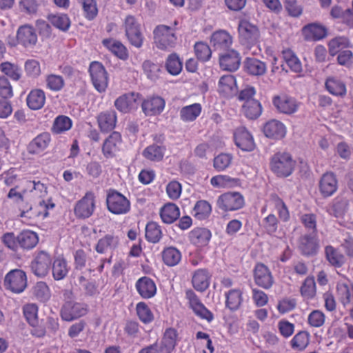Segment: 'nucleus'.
I'll return each mask as SVG.
<instances>
[{
	"instance_id": "nucleus-1",
	"label": "nucleus",
	"mask_w": 353,
	"mask_h": 353,
	"mask_svg": "<svg viewBox=\"0 0 353 353\" xmlns=\"http://www.w3.org/2000/svg\"><path fill=\"white\" fill-rule=\"evenodd\" d=\"M179 21L175 19L172 26L165 24L157 25L153 30L154 43L161 50H170L175 48L177 43Z\"/></svg>"
},
{
	"instance_id": "nucleus-2",
	"label": "nucleus",
	"mask_w": 353,
	"mask_h": 353,
	"mask_svg": "<svg viewBox=\"0 0 353 353\" xmlns=\"http://www.w3.org/2000/svg\"><path fill=\"white\" fill-rule=\"evenodd\" d=\"M296 165V160L290 152L285 151L276 152L270 159V169L279 178L290 176L294 172Z\"/></svg>"
},
{
	"instance_id": "nucleus-3",
	"label": "nucleus",
	"mask_w": 353,
	"mask_h": 353,
	"mask_svg": "<svg viewBox=\"0 0 353 353\" xmlns=\"http://www.w3.org/2000/svg\"><path fill=\"white\" fill-rule=\"evenodd\" d=\"M105 205L107 210L114 215H123L131 210L130 201L115 189L110 188L106 192Z\"/></svg>"
},
{
	"instance_id": "nucleus-4",
	"label": "nucleus",
	"mask_w": 353,
	"mask_h": 353,
	"mask_svg": "<svg viewBox=\"0 0 353 353\" xmlns=\"http://www.w3.org/2000/svg\"><path fill=\"white\" fill-rule=\"evenodd\" d=\"M336 294L342 306L353 320V283L346 277L336 282Z\"/></svg>"
},
{
	"instance_id": "nucleus-5",
	"label": "nucleus",
	"mask_w": 353,
	"mask_h": 353,
	"mask_svg": "<svg viewBox=\"0 0 353 353\" xmlns=\"http://www.w3.org/2000/svg\"><path fill=\"white\" fill-rule=\"evenodd\" d=\"M245 205L243 195L236 191H229L219 196L217 207L223 212H233L242 209Z\"/></svg>"
},
{
	"instance_id": "nucleus-6",
	"label": "nucleus",
	"mask_w": 353,
	"mask_h": 353,
	"mask_svg": "<svg viewBox=\"0 0 353 353\" xmlns=\"http://www.w3.org/2000/svg\"><path fill=\"white\" fill-rule=\"evenodd\" d=\"M239 41L248 48H251L260 37L258 27L246 19H241L238 25Z\"/></svg>"
},
{
	"instance_id": "nucleus-7",
	"label": "nucleus",
	"mask_w": 353,
	"mask_h": 353,
	"mask_svg": "<svg viewBox=\"0 0 353 353\" xmlns=\"http://www.w3.org/2000/svg\"><path fill=\"white\" fill-rule=\"evenodd\" d=\"M123 26L130 43L135 48H140L143 46L144 36L137 19L133 15L128 14L124 19Z\"/></svg>"
},
{
	"instance_id": "nucleus-8",
	"label": "nucleus",
	"mask_w": 353,
	"mask_h": 353,
	"mask_svg": "<svg viewBox=\"0 0 353 353\" xmlns=\"http://www.w3.org/2000/svg\"><path fill=\"white\" fill-rule=\"evenodd\" d=\"M88 72L94 89L99 93L105 92L109 83V76L103 65L99 61H92Z\"/></svg>"
},
{
	"instance_id": "nucleus-9",
	"label": "nucleus",
	"mask_w": 353,
	"mask_h": 353,
	"mask_svg": "<svg viewBox=\"0 0 353 353\" xmlns=\"http://www.w3.org/2000/svg\"><path fill=\"white\" fill-rule=\"evenodd\" d=\"M27 275L23 270H11L4 277L3 285L5 288L14 294L23 292L27 288Z\"/></svg>"
},
{
	"instance_id": "nucleus-10",
	"label": "nucleus",
	"mask_w": 353,
	"mask_h": 353,
	"mask_svg": "<svg viewBox=\"0 0 353 353\" xmlns=\"http://www.w3.org/2000/svg\"><path fill=\"white\" fill-rule=\"evenodd\" d=\"M22 312L26 322L32 327V335L39 338L44 336L46 331L44 326L39 323L38 305L36 303H26L23 306Z\"/></svg>"
},
{
	"instance_id": "nucleus-11",
	"label": "nucleus",
	"mask_w": 353,
	"mask_h": 353,
	"mask_svg": "<svg viewBox=\"0 0 353 353\" xmlns=\"http://www.w3.org/2000/svg\"><path fill=\"white\" fill-rule=\"evenodd\" d=\"M36 29L31 25L25 24L19 27L17 31L16 39L9 41L10 46L21 45L26 48H33L37 42Z\"/></svg>"
},
{
	"instance_id": "nucleus-12",
	"label": "nucleus",
	"mask_w": 353,
	"mask_h": 353,
	"mask_svg": "<svg viewBox=\"0 0 353 353\" xmlns=\"http://www.w3.org/2000/svg\"><path fill=\"white\" fill-rule=\"evenodd\" d=\"M96 209V196L92 191H88L74 205V213L79 219L90 217Z\"/></svg>"
},
{
	"instance_id": "nucleus-13",
	"label": "nucleus",
	"mask_w": 353,
	"mask_h": 353,
	"mask_svg": "<svg viewBox=\"0 0 353 353\" xmlns=\"http://www.w3.org/2000/svg\"><path fill=\"white\" fill-rule=\"evenodd\" d=\"M88 313L87 305L74 301H65L61 307L60 315L65 321H72Z\"/></svg>"
},
{
	"instance_id": "nucleus-14",
	"label": "nucleus",
	"mask_w": 353,
	"mask_h": 353,
	"mask_svg": "<svg viewBox=\"0 0 353 353\" xmlns=\"http://www.w3.org/2000/svg\"><path fill=\"white\" fill-rule=\"evenodd\" d=\"M255 284L264 290H270L274 284V279L269 268L264 263H256L253 269Z\"/></svg>"
},
{
	"instance_id": "nucleus-15",
	"label": "nucleus",
	"mask_w": 353,
	"mask_h": 353,
	"mask_svg": "<svg viewBox=\"0 0 353 353\" xmlns=\"http://www.w3.org/2000/svg\"><path fill=\"white\" fill-rule=\"evenodd\" d=\"M54 207L51 199H41L37 201L28 210L21 212L22 218L43 220L49 214V210Z\"/></svg>"
},
{
	"instance_id": "nucleus-16",
	"label": "nucleus",
	"mask_w": 353,
	"mask_h": 353,
	"mask_svg": "<svg viewBox=\"0 0 353 353\" xmlns=\"http://www.w3.org/2000/svg\"><path fill=\"white\" fill-rule=\"evenodd\" d=\"M141 107L145 116L157 117L163 112L165 107V101L163 97L154 94L143 99Z\"/></svg>"
},
{
	"instance_id": "nucleus-17",
	"label": "nucleus",
	"mask_w": 353,
	"mask_h": 353,
	"mask_svg": "<svg viewBox=\"0 0 353 353\" xmlns=\"http://www.w3.org/2000/svg\"><path fill=\"white\" fill-rule=\"evenodd\" d=\"M185 298L188 301L190 307L194 314L208 322H211L214 319L213 314L201 303L199 296L191 289L185 291Z\"/></svg>"
},
{
	"instance_id": "nucleus-18",
	"label": "nucleus",
	"mask_w": 353,
	"mask_h": 353,
	"mask_svg": "<svg viewBox=\"0 0 353 353\" xmlns=\"http://www.w3.org/2000/svg\"><path fill=\"white\" fill-rule=\"evenodd\" d=\"M141 94L138 92L125 93L119 97L114 103L117 110L121 113H129L137 108Z\"/></svg>"
},
{
	"instance_id": "nucleus-19",
	"label": "nucleus",
	"mask_w": 353,
	"mask_h": 353,
	"mask_svg": "<svg viewBox=\"0 0 353 353\" xmlns=\"http://www.w3.org/2000/svg\"><path fill=\"white\" fill-rule=\"evenodd\" d=\"M272 103L279 112L289 115L297 112L299 108V103L294 98L287 95L273 97Z\"/></svg>"
},
{
	"instance_id": "nucleus-20",
	"label": "nucleus",
	"mask_w": 353,
	"mask_h": 353,
	"mask_svg": "<svg viewBox=\"0 0 353 353\" xmlns=\"http://www.w3.org/2000/svg\"><path fill=\"white\" fill-rule=\"evenodd\" d=\"M319 190L323 198H327L335 194L338 190V179L332 172H325L319 181Z\"/></svg>"
},
{
	"instance_id": "nucleus-21",
	"label": "nucleus",
	"mask_w": 353,
	"mask_h": 353,
	"mask_svg": "<svg viewBox=\"0 0 353 353\" xmlns=\"http://www.w3.org/2000/svg\"><path fill=\"white\" fill-rule=\"evenodd\" d=\"M233 137L236 145L241 150L250 152L254 149V138L246 128L241 126L236 128Z\"/></svg>"
},
{
	"instance_id": "nucleus-22",
	"label": "nucleus",
	"mask_w": 353,
	"mask_h": 353,
	"mask_svg": "<svg viewBox=\"0 0 353 353\" xmlns=\"http://www.w3.org/2000/svg\"><path fill=\"white\" fill-rule=\"evenodd\" d=\"M153 140L157 142L161 141V145L152 143L147 146L143 150L142 154L144 158L150 161L159 162L163 160L166 151V147L163 143L164 137L162 135H155Z\"/></svg>"
},
{
	"instance_id": "nucleus-23",
	"label": "nucleus",
	"mask_w": 353,
	"mask_h": 353,
	"mask_svg": "<svg viewBox=\"0 0 353 353\" xmlns=\"http://www.w3.org/2000/svg\"><path fill=\"white\" fill-rule=\"evenodd\" d=\"M52 141L51 134L43 132L37 135L28 145V152L33 155H40L48 148Z\"/></svg>"
},
{
	"instance_id": "nucleus-24",
	"label": "nucleus",
	"mask_w": 353,
	"mask_h": 353,
	"mask_svg": "<svg viewBox=\"0 0 353 353\" xmlns=\"http://www.w3.org/2000/svg\"><path fill=\"white\" fill-rule=\"evenodd\" d=\"M51 263L50 255L45 251H40L32 262L31 269L36 276L43 277L48 273Z\"/></svg>"
},
{
	"instance_id": "nucleus-25",
	"label": "nucleus",
	"mask_w": 353,
	"mask_h": 353,
	"mask_svg": "<svg viewBox=\"0 0 353 353\" xmlns=\"http://www.w3.org/2000/svg\"><path fill=\"white\" fill-rule=\"evenodd\" d=\"M122 143V136L120 132L113 131L104 140L101 151L102 154L106 159H111L116 156L117 152L119 150V147Z\"/></svg>"
},
{
	"instance_id": "nucleus-26",
	"label": "nucleus",
	"mask_w": 353,
	"mask_h": 353,
	"mask_svg": "<svg viewBox=\"0 0 353 353\" xmlns=\"http://www.w3.org/2000/svg\"><path fill=\"white\" fill-rule=\"evenodd\" d=\"M179 341L178 330L172 327H168L163 333L159 349L163 353H172Z\"/></svg>"
},
{
	"instance_id": "nucleus-27",
	"label": "nucleus",
	"mask_w": 353,
	"mask_h": 353,
	"mask_svg": "<svg viewBox=\"0 0 353 353\" xmlns=\"http://www.w3.org/2000/svg\"><path fill=\"white\" fill-rule=\"evenodd\" d=\"M212 274L207 268H199L192 274L191 283L194 289L199 292H205L210 286Z\"/></svg>"
},
{
	"instance_id": "nucleus-28",
	"label": "nucleus",
	"mask_w": 353,
	"mask_h": 353,
	"mask_svg": "<svg viewBox=\"0 0 353 353\" xmlns=\"http://www.w3.org/2000/svg\"><path fill=\"white\" fill-rule=\"evenodd\" d=\"M263 132L266 137L277 141L285 137L287 128L281 121L271 119L264 124Z\"/></svg>"
},
{
	"instance_id": "nucleus-29",
	"label": "nucleus",
	"mask_w": 353,
	"mask_h": 353,
	"mask_svg": "<svg viewBox=\"0 0 353 353\" xmlns=\"http://www.w3.org/2000/svg\"><path fill=\"white\" fill-rule=\"evenodd\" d=\"M299 249L306 256H314L319 249L316 234H304L299 239Z\"/></svg>"
},
{
	"instance_id": "nucleus-30",
	"label": "nucleus",
	"mask_w": 353,
	"mask_h": 353,
	"mask_svg": "<svg viewBox=\"0 0 353 353\" xmlns=\"http://www.w3.org/2000/svg\"><path fill=\"white\" fill-rule=\"evenodd\" d=\"M135 288L139 296L144 299L154 297L157 291L154 281L146 276L139 278L136 281Z\"/></svg>"
},
{
	"instance_id": "nucleus-31",
	"label": "nucleus",
	"mask_w": 353,
	"mask_h": 353,
	"mask_svg": "<svg viewBox=\"0 0 353 353\" xmlns=\"http://www.w3.org/2000/svg\"><path fill=\"white\" fill-rule=\"evenodd\" d=\"M97 121L101 132L108 133L115 128L117 123V115L113 110L103 111L98 114Z\"/></svg>"
},
{
	"instance_id": "nucleus-32",
	"label": "nucleus",
	"mask_w": 353,
	"mask_h": 353,
	"mask_svg": "<svg viewBox=\"0 0 353 353\" xmlns=\"http://www.w3.org/2000/svg\"><path fill=\"white\" fill-rule=\"evenodd\" d=\"M23 192H29L31 198L34 200L39 201L48 199L47 187L39 181L24 180Z\"/></svg>"
},
{
	"instance_id": "nucleus-33",
	"label": "nucleus",
	"mask_w": 353,
	"mask_h": 353,
	"mask_svg": "<svg viewBox=\"0 0 353 353\" xmlns=\"http://www.w3.org/2000/svg\"><path fill=\"white\" fill-rule=\"evenodd\" d=\"M211 237L210 230L205 228H195L188 234L190 242L198 248L208 245Z\"/></svg>"
},
{
	"instance_id": "nucleus-34",
	"label": "nucleus",
	"mask_w": 353,
	"mask_h": 353,
	"mask_svg": "<svg viewBox=\"0 0 353 353\" xmlns=\"http://www.w3.org/2000/svg\"><path fill=\"white\" fill-rule=\"evenodd\" d=\"M219 63L221 69L228 71H236L241 63V57L236 50H228L219 57Z\"/></svg>"
},
{
	"instance_id": "nucleus-35",
	"label": "nucleus",
	"mask_w": 353,
	"mask_h": 353,
	"mask_svg": "<svg viewBox=\"0 0 353 353\" xmlns=\"http://www.w3.org/2000/svg\"><path fill=\"white\" fill-rule=\"evenodd\" d=\"M225 307L230 311L234 312L238 310L243 303V292L239 288L230 289L225 292Z\"/></svg>"
},
{
	"instance_id": "nucleus-36",
	"label": "nucleus",
	"mask_w": 353,
	"mask_h": 353,
	"mask_svg": "<svg viewBox=\"0 0 353 353\" xmlns=\"http://www.w3.org/2000/svg\"><path fill=\"white\" fill-rule=\"evenodd\" d=\"M210 42L217 50H228L232 44V37L226 30H219L213 32Z\"/></svg>"
},
{
	"instance_id": "nucleus-37",
	"label": "nucleus",
	"mask_w": 353,
	"mask_h": 353,
	"mask_svg": "<svg viewBox=\"0 0 353 353\" xmlns=\"http://www.w3.org/2000/svg\"><path fill=\"white\" fill-rule=\"evenodd\" d=\"M159 215L161 221L166 224H172L180 216V209L174 203H165L159 210Z\"/></svg>"
},
{
	"instance_id": "nucleus-38",
	"label": "nucleus",
	"mask_w": 353,
	"mask_h": 353,
	"mask_svg": "<svg viewBox=\"0 0 353 353\" xmlns=\"http://www.w3.org/2000/svg\"><path fill=\"white\" fill-rule=\"evenodd\" d=\"M324 255L329 264L336 268H341L345 263V255L332 245L325 246Z\"/></svg>"
},
{
	"instance_id": "nucleus-39",
	"label": "nucleus",
	"mask_w": 353,
	"mask_h": 353,
	"mask_svg": "<svg viewBox=\"0 0 353 353\" xmlns=\"http://www.w3.org/2000/svg\"><path fill=\"white\" fill-rule=\"evenodd\" d=\"M302 33L307 41H319L327 34L326 28L318 23H310L302 28Z\"/></svg>"
},
{
	"instance_id": "nucleus-40",
	"label": "nucleus",
	"mask_w": 353,
	"mask_h": 353,
	"mask_svg": "<svg viewBox=\"0 0 353 353\" xmlns=\"http://www.w3.org/2000/svg\"><path fill=\"white\" fill-rule=\"evenodd\" d=\"M243 67L245 72L252 76H263L267 71L266 63L254 57L246 58Z\"/></svg>"
},
{
	"instance_id": "nucleus-41",
	"label": "nucleus",
	"mask_w": 353,
	"mask_h": 353,
	"mask_svg": "<svg viewBox=\"0 0 353 353\" xmlns=\"http://www.w3.org/2000/svg\"><path fill=\"white\" fill-rule=\"evenodd\" d=\"M39 243L37 232L30 230H23L18 234L19 247L24 250L33 249Z\"/></svg>"
},
{
	"instance_id": "nucleus-42",
	"label": "nucleus",
	"mask_w": 353,
	"mask_h": 353,
	"mask_svg": "<svg viewBox=\"0 0 353 353\" xmlns=\"http://www.w3.org/2000/svg\"><path fill=\"white\" fill-rule=\"evenodd\" d=\"M212 211L211 204L206 200L200 199L195 203L190 213L196 220L205 221L210 217Z\"/></svg>"
},
{
	"instance_id": "nucleus-43",
	"label": "nucleus",
	"mask_w": 353,
	"mask_h": 353,
	"mask_svg": "<svg viewBox=\"0 0 353 353\" xmlns=\"http://www.w3.org/2000/svg\"><path fill=\"white\" fill-rule=\"evenodd\" d=\"M163 263L168 267L177 265L181 261V252L174 246H167L161 252Z\"/></svg>"
},
{
	"instance_id": "nucleus-44",
	"label": "nucleus",
	"mask_w": 353,
	"mask_h": 353,
	"mask_svg": "<svg viewBox=\"0 0 353 353\" xmlns=\"http://www.w3.org/2000/svg\"><path fill=\"white\" fill-rule=\"evenodd\" d=\"M26 103L28 108L32 110L41 109L46 103V94L41 89H33L27 96Z\"/></svg>"
},
{
	"instance_id": "nucleus-45",
	"label": "nucleus",
	"mask_w": 353,
	"mask_h": 353,
	"mask_svg": "<svg viewBox=\"0 0 353 353\" xmlns=\"http://www.w3.org/2000/svg\"><path fill=\"white\" fill-rule=\"evenodd\" d=\"M236 89L235 77L232 74L222 76L218 83V91L225 97L232 96Z\"/></svg>"
},
{
	"instance_id": "nucleus-46",
	"label": "nucleus",
	"mask_w": 353,
	"mask_h": 353,
	"mask_svg": "<svg viewBox=\"0 0 353 353\" xmlns=\"http://www.w3.org/2000/svg\"><path fill=\"white\" fill-rule=\"evenodd\" d=\"M119 244V238L113 234H105L101 238L97 243L94 249L99 254H104L108 250L116 249Z\"/></svg>"
},
{
	"instance_id": "nucleus-47",
	"label": "nucleus",
	"mask_w": 353,
	"mask_h": 353,
	"mask_svg": "<svg viewBox=\"0 0 353 353\" xmlns=\"http://www.w3.org/2000/svg\"><path fill=\"white\" fill-rule=\"evenodd\" d=\"M102 43L113 54L122 60H126L128 58V52L127 48L119 41L113 39H105Z\"/></svg>"
},
{
	"instance_id": "nucleus-48",
	"label": "nucleus",
	"mask_w": 353,
	"mask_h": 353,
	"mask_svg": "<svg viewBox=\"0 0 353 353\" xmlns=\"http://www.w3.org/2000/svg\"><path fill=\"white\" fill-rule=\"evenodd\" d=\"M211 185L217 188H232L241 185V180L226 174H219L210 179Z\"/></svg>"
},
{
	"instance_id": "nucleus-49",
	"label": "nucleus",
	"mask_w": 353,
	"mask_h": 353,
	"mask_svg": "<svg viewBox=\"0 0 353 353\" xmlns=\"http://www.w3.org/2000/svg\"><path fill=\"white\" fill-rule=\"evenodd\" d=\"M202 111V106L199 103H194L191 105L183 107L179 112L180 119L183 122L194 121Z\"/></svg>"
},
{
	"instance_id": "nucleus-50",
	"label": "nucleus",
	"mask_w": 353,
	"mask_h": 353,
	"mask_svg": "<svg viewBox=\"0 0 353 353\" xmlns=\"http://www.w3.org/2000/svg\"><path fill=\"white\" fill-rule=\"evenodd\" d=\"M300 294L304 301H311L316 295V285L314 276H307L300 287Z\"/></svg>"
},
{
	"instance_id": "nucleus-51",
	"label": "nucleus",
	"mask_w": 353,
	"mask_h": 353,
	"mask_svg": "<svg viewBox=\"0 0 353 353\" xmlns=\"http://www.w3.org/2000/svg\"><path fill=\"white\" fill-rule=\"evenodd\" d=\"M145 237L149 243H159L163 237L161 226L154 221L148 222L145 228Z\"/></svg>"
},
{
	"instance_id": "nucleus-52",
	"label": "nucleus",
	"mask_w": 353,
	"mask_h": 353,
	"mask_svg": "<svg viewBox=\"0 0 353 353\" xmlns=\"http://www.w3.org/2000/svg\"><path fill=\"white\" fill-rule=\"evenodd\" d=\"M282 57L290 70L299 73L302 71V64L294 51L290 48L282 50Z\"/></svg>"
},
{
	"instance_id": "nucleus-53",
	"label": "nucleus",
	"mask_w": 353,
	"mask_h": 353,
	"mask_svg": "<svg viewBox=\"0 0 353 353\" xmlns=\"http://www.w3.org/2000/svg\"><path fill=\"white\" fill-rule=\"evenodd\" d=\"M242 112L249 119H256L262 113V106L258 100H249L242 105Z\"/></svg>"
},
{
	"instance_id": "nucleus-54",
	"label": "nucleus",
	"mask_w": 353,
	"mask_h": 353,
	"mask_svg": "<svg viewBox=\"0 0 353 353\" xmlns=\"http://www.w3.org/2000/svg\"><path fill=\"white\" fill-rule=\"evenodd\" d=\"M270 201L276 210L279 219L283 222L288 221L290 218V212L283 200L276 194H272Z\"/></svg>"
},
{
	"instance_id": "nucleus-55",
	"label": "nucleus",
	"mask_w": 353,
	"mask_h": 353,
	"mask_svg": "<svg viewBox=\"0 0 353 353\" xmlns=\"http://www.w3.org/2000/svg\"><path fill=\"white\" fill-rule=\"evenodd\" d=\"M81 6L83 16L88 21L94 20L99 12L96 0H77Z\"/></svg>"
},
{
	"instance_id": "nucleus-56",
	"label": "nucleus",
	"mask_w": 353,
	"mask_h": 353,
	"mask_svg": "<svg viewBox=\"0 0 353 353\" xmlns=\"http://www.w3.org/2000/svg\"><path fill=\"white\" fill-rule=\"evenodd\" d=\"M48 19L54 27L63 32L68 30L71 25V21L67 14H50Z\"/></svg>"
},
{
	"instance_id": "nucleus-57",
	"label": "nucleus",
	"mask_w": 353,
	"mask_h": 353,
	"mask_svg": "<svg viewBox=\"0 0 353 353\" xmlns=\"http://www.w3.org/2000/svg\"><path fill=\"white\" fill-rule=\"evenodd\" d=\"M310 334L307 331L298 332L291 339L290 346L297 351L304 350L310 343Z\"/></svg>"
},
{
	"instance_id": "nucleus-58",
	"label": "nucleus",
	"mask_w": 353,
	"mask_h": 353,
	"mask_svg": "<svg viewBox=\"0 0 353 353\" xmlns=\"http://www.w3.org/2000/svg\"><path fill=\"white\" fill-rule=\"evenodd\" d=\"M135 310L139 321L143 324H149L154 321V314L146 303L139 302L136 305Z\"/></svg>"
},
{
	"instance_id": "nucleus-59",
	"label": "nucleus",
	"mask_w": 353,
	"mask_h": 353,
	"mask_svg": "<svg viewBox=\"0 0 353 353\" xmlns=\"http://www.w3.org/2000/svg\"><path fill=\"white\" fill-rule=\"evenodd\" d=\"M325 88L327 91L335 96L343 97L346 94L345 84L334 77H329L325 81Z\"/></svg>"
},
{
	"instance_id": "nucleus-60",
	"label": "nucleus",
	"mask_w": 353,
	"mask_h": 353,
	"mask_svg": "<svg viewBox=\"0 0 353 353\" xmlns=\"http://www.w3.org/2000/svg\"><path fill=\"white\" fill-rule=\"evenodd\" d=\"M0 71L12 81H17L21 77L20 67L9 61L2 62L0 64Z\"/></svg>"
},
{
	"instance_id": "nucleus-61",
	"label": "nucleus",
	"mask_w": 353,
	"mask_h": 353,
	"mask_svg": "<svg viewBox=\"0 0 353 353\" xmlns=\"http://www.w3.org/2000/svg\"><path fill=\"white\" fill-rule=\"evenodd\" d=\"M46 87L52 92H59L65 85L63 77L59 74H49L45 78Z\"/></svg>"
},
{
	"instance_id": "nucleus-62",
	"label": "nucleus",
	"mask_w": 353,
	"mask_h": 353,
	"mask_svg": "<svg viewBox=\"0 0 353 353\" xmlns=\"http://www.w3.org/2000/svg\"><path fill=\"white\" fill-rule=\"evenodd\" d=\"M165 68L172 75H178L182 70L183 63L179 56L173 52L168 55L165 61Z\"/></svg>"
},
{
	"instance_id": "nucleus-63",
	"label": "nucleus",
	"mask_w": 353,
	"mask_h": 353,
	"mask_svg": "<svg viewBox=\"0 0 353 353\" xmlns=\"http://www.w3.org/2000/svg\"><path fill=\"white\" fill-rule=\"evenodd\" d=\"M52 275L55 280H61L66 276L68 273V268L65 259L58 257L54 259L52 263Z\"/></svg>"
},
{
	"instance_id": "nucleus-64",
	"label": "nucleus",
	"mask_w": 353,
	"mask_h": 353,
	"mask_svg": "<svg viewBox=\"0 0 353 353\" xmlns=\"http://www.w3.org/2000/svg\"><path fill=\"white\" fill-rule=\"evenodd\" d=\"M72 125V120L68 117L59 115L54 120L51 130L54 134H61L69 130Z\"/></svg>"
}]
</instances>
